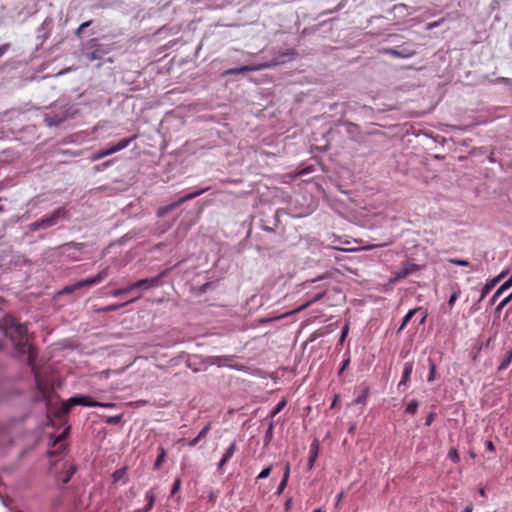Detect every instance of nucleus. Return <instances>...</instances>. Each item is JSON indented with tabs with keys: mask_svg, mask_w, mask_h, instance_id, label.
<instances>
[{
	"mask_svg": "<svg viewBox=\"0 0 512 512\" xmlns=\"http://www.w3.org/2000/svg\"><path fill=\"white\" fill-rule=\"evenodd\" d=\"M75 291H76V289H75L74 284H71V285L65 286L59 293L60 294H70V293H73Z\"/></svg>",
	"mask_w": 512,
	"mask_h": 512,
	"instance_id": "nucleus-43",
	"label": "nucleus"
},
{
	"mask_svg": "<svg viewBox=\"0 0 512 512\" xmlns=\"http://www.w3.org/2000/svg\"><path fill=\"white\" fill-rule=\"evenodd\" d=\"M122 420V414L110 416L106 419V423L116 425Z\"/></svg>",
	"mask_w": 512,
	"mask_h": 512,
	"instance_id": "nucleus-36",
	"label": "nucleus"
},
{
	"mask_svg": "<svg viewBox=\"0 0 512 512\" xmlns=\"http://www.w3.org/2000/svg\"><path fill=\"white\" fill-rule=\"evenodd\" d=\"M289 475H290V464L286 463L282 479L289 480Z\"/></svg>",
	"mask_w": 512,
	"mask_h": 512,
	"instance_id": "nucleus-47",
	"label": "nucleus"
},
{
	"mask_svg": "<svg viewBox=\"0 0 512 512\" xmlns=\"http://www.w3.org/2000/svg\"><path fill=\"white\" fill-rule=\"evenodd\" d=\"M5 335L9 337L15 347V349L21 354H29L28 362L35 377V385L38 391V397L42 400L46 398L47 384L42 380L39 373L35 370L32 364V358L34 356L33 348L29 343L28 329L25 324H21L14 317H8L5 319Z\"/></svg>",
	"mask_w": 512,
	"mask_h": 512,
	"instance_id": "nucleus-1",
	"label": "nucleus"
},
{
	"mask_svg": "<svg viewBox=\"0 0 512 512\" xmlns=\"http://www.w3.org/2000/svg\"><path fill=\"white\" fill-rule=\"evenodd\" d=\"M90 48L93 50L85 52V56L89 61L101 60L111 51L110 47L98 43L96 39L90 41Z\"/></svg>",
	"mask_w": 512,
	"mask_h": 512,
	"instance_id": "nucleus-7",
	"label": "nucleus"
},
{
	"mask_svg": "<svg viewBox=\"0 0 512 512\" xmlns=\"http://www.w3.org/2000/svg\"><path fill=\"white\" fill-rule=\"evenodd\" d=\"M61 468L62 471L57 473L55 475V478L58 482L66 484L70 481L71 477L76 472V467L73 464L69 463L68 461H64L61 464Z\"/></svg>",
	"mask_w": 512,
	"mask_h": 512,
	"instance_id": "nucleus-12",
	"label": "nucleus"
},
{
	"mask_svg": "<svg viewBox=\"0 0 512 512\" xmlns=\"http://www.w3.org/2000/svg\"><path fill=\"white\" fill-rule=\"evenodd\" d=\"M448 262L453 264V265H457V266H469V261L467 260H461V259H455V258H450L448 259Z\"/></svg>",
	"mask_w": 512,
	"mask_h": 512,
	"instance_id": "nucleus-38",
	"label": "nucleus"
},
{
	"mask_svg": "<svg viewBox=\"0 0 512 512\" xmlns=\"http://www.w3.org/2000/svg\"><path fill=\"white\" fill-rule=\"evenodd\" d=\"M126 474V468H120L112 474L113 482H119Z\"/></svg>",
	"mask_w": 512,
	"mask_h": 512,
	"instance_id": "nucleus-32",
	"label": "nucleus"
},
{
	"mask_svg": "<svg viewBox=\"0 0 512 512\" xmlns=\"http://www.w3.org/2000/svg\"><path fill=\"white\" fill-rule=\"evenodd\" d=\"M145 499L147 500V504L146 506L144 507L143 511L144 512H148L152 509L154 503H155V495L154 493L150 490L148 491L146 494H145Z\"/></svg>",
	"mask_w": 512,
	"mask_h": 512,
	"instance_id": "nucleus-25",
	"label": "nucleus"
},
{
	"mask_svg": "<svg viewBox=\"0 0 512 512\" xmlns=\"http://www.w3.org/2000/svg\"><path fill=\"white\" fill-rule=\"evenodd\" d=\"M479 494H480L482 497H484V496L486 495L485 489H484V488H481V489L479 490Z\"/></svg>",
	"mask_w": 512,
	"mask_h": 512,
	"instance_id": "nucleus-58",
	"label": "nucleus"
},
{
	"mask_svg": "<svg viewBox=\"0 0 512 512\" xmlns=\"http://www.w3.org/2000/svg\"><path fill=\"white\" fill-rule=\"evenodd\" d=\"M235 451H236V442H232L230 444V446L226 449L223 457L221 458V460L218 464L219 470H221L229 462V460L234 455Z\"/></svg>",
	"mask_w": 512,
	"mask_h": 512,
	"instance_id": "nucleus-15",
	"label": "nucleus"
},
{
	"mask_svg": "<svg viewBox=\"0 0 512 512\" xmlns=\"http://www.w3.org/2000/svg\"><path fill=\"white\" fill-rule=\"evenodd\" d=\"M348 334V325H345L341 332L340 342H343Z\"/></svg>",
	"mask_w": 512,
	"mask_h": 512,
	"instance_id": "nucleus-49",
	"label": "nucleus"
},
{
	"mask_svg": "<svg viewBox=\"0 0 512 512\" xmlns=\"http://www.w3.org/2000/svg\"><path fill=\"white\" fill-rule=\"evenodd\" d=\"M501 81L505 82V83H508L510 81V79L509 78H501Z\"/></svg>",
	"mask_w": 512,
	"mask_h": 512,
	"instance_id": "nucleus-59",
	"label": "nucleus"
},
{
	"mask_svg": "<svg viewBox=\"0 0 512 512\" xmlns=\"http://www.w3.org/2000/svg\"><path fill=\"white\" fill-rule=\"evenodd\" d=\"M76 405L84 407H96V405H99V402L93 400V398L88 395L73 396L63 403V412L68 413L71 410V408Z\"/></svg>",
	"mask_w": 512,
	"mask_h": 512,
	"instance_id": "nucleus-4",
	"label": "nucleus"
},
{
	"mask_svg": "<svg viewBox=\"0 0 512 512\" xmlns=\"http://www.w3.org/2000/svg\"><path fill=\"white\" fill-rule=\"evenodd\" d=\"M235 358V356L228 355V356H210L208 357L207 361L211 365H217L218 367H222L226 365L227 362L232 361Z\"/></svg>",
	"mask_w": 512,
	"mask_h": 512,
	"instance_id": "nucleus-18",
	"label": "nucleus"
},
{
	"mask_svg": "<svg viewBox=\"0 0 512 512\" xmlns=\"http://www.w3.org/2000/svg\"><path fill=\"white\" fill-rule=\"evenodd\" d=\"M419 407V402L417 400H411L406 406V413L415 415L417 413Z\"/></svg>",
	"mask_w": 512,
	"mask_h": 512,
	"instance_id": "nucleus-30",
	"label": "nucleus"
},
{
	"mask_svg": "<svg viewBox=\"0 0 512 512\" xmlns=\"http://www.w3.org/2000/svg\"><path fill=\"white\" fill-rule=\"evenodd\" d=\"M65 119H66L65 115H58V114L54 115V116L45 115L44 122L48 127H55V126L60 125L62 122H64Z\"/></svg>",
	"mask_w": 512,
	"mask_h": 512,
	"instance_id": "nucleus-19",
	"label": "nucleus"
},
{
	"mask_svg": "<svg viewBox=\"0 0 512 512\" xmlns=\"http://www.w3.org/2000/svg\"><path fill=\"white\" fill-rule=\"evenodd\" d=\"M181 488V479L180 478H176L174 480V483L172 485V489H171V495H175Z\"/></svg>",
	"mask_w": 512,
	"mask_h": 512,
	"instance_id": "nucleus-40",
	"label": "nucleus"
},
{
	"mask_svg": "<svg viewBox=\"0 0 512 512\" xmlns=\"http://www.w3.org/2000/svg\"><path fill=\"white\" fill-rule=\"evenodd\" d=\"M485 446H486V450H487L488 452L494 453V452H495V450H496V449H495V445L493 444V442H492V441H487V442L485 443Z\"/></svg>",
	"mask_w": 512,
	"mask_h": 512,
	"instance_id": "nucleus-46",
	"label": "nucleus"
},
{
	"mask_svg": "<svg viewBox=\"0 0 512 512\" xmlns=\"http://www.w3.org/2000/svg\"><path fill=\"white\" fill-rule=\"evenodd\" d=\"M512 287V273L511 276L507 281H505L494 293V295L491 298V303L494 304L496 299L500 297L506 290Z\"/></svg>",
	"mask_w": 512,
	"mask_h": 512,
	"instance_id": "nucleus-20",
	"label": "nucleus"
},
{
	"mask_svg": "<svg viewBox=\"0 0 512 512\" xmlns=\"http://www.w3.org/2000/svg\"><path fill=\"white\" fill-rule=\"evenodd\" d=\"M347 127H348V132H353L354 130L358 129V126L355 124H352V123H348Z\"/></svg>",
	"mask_w": 512,
	"mask_h": 512,
	"instance_id": "nucleus-54",
	"label": "nucleus"
},
{
	"mask_svg": "<svg viewBox=\"0 0 512 512\" xmlns=\"http://www.w3.org/2000/svg\"><path fill=\"white\" fill-rule=\"evenodd\" d=\"M419 269V266L417 264L413 263H406L394 272L392 279L390 282L396 283L404 278H406L408 275L412 274L413 272L417 271Z\"/></svg>",
	"mask_w": 512,
	"mask_h": 512,
	"instance_id": "nucleus-13",
	"label": "nucleus"
},
{
	"mask_svg": "<svg viewBox=\"0 0 512 512\" xmlns=\"http://www.w3.org/2000/svg\"><path fill=\"white\" fill-rule=\"evenodd\" d=\"M368 394H369V388H365L361 394L355 399L354 403L355 404H362V405H365L366 402H367V398H368Z\"/></svg>",
	"mask_w": 512,
	"mask_h": 512,
	"instance_id": "nucleus-31",
	"label": "nucleus"
},
{
	"mask_svg": "<svg viewBox=\"0 0 512 512\" xmlns=\"http://www.w3.org/2000/svg\"><path fill=\"white\" fill-rule=\"evenodd\" d=\"M419 311H421V308H414V309L409 310L408 313L403 318L402 323L398 329V332L402 331L407 326V324L410 322V320L414 317V315L416 313H418Z\"/></svg>",
	"mask_w": 512,
	"mask_h": 512,
	"instance_id": "nucleus-23",
	"label": "nucleus"
},
{
	"mask_svg": "<svg viewBox=\"0 0 512 512\" xmlns=\"http://www.w3.org/2000/svg\"><path fill=\"white\" fill-rule=\"evenodd\" d=\"M9 49V44L0 45V58L7 52Z\"/></svg>",
	"mask_w": 512,
	"mask_h": 512,
	"instance_id": "nucleus-51",
	"label": "nucleus"
},
{
	"mask_svg": "<svg viewBox=\"0 0 512 512\" xmlns=\"http://www.w3.org/2000/svg\"><path fill=\"white\" fill-rule=\"evenodd\" d=\"M67 217V210L64 207H60L54 210L50 215L29 224L28 229L31 232L38 231L40 229H48L52 226H55L60 220L66 219Z\"/></svg>",
	"mask_w": 512,
	"mask_h": 512,
	"instance_id": "nucleus-2",
	"label": "nucleus"
},
{
	"mask_svg": "<svg viewBox=\"0 0 512 512\" xmlns=\"http://www.w3.org/2000/svg\"><path fill=\"white\" fill-rule=\"evenodd\" d=\"M135 139H136V136L122 139L121 141H119L117 144L111 146L110 148L95 153L91 157V160L98 161V160H101L109 155H112V154L118 152V151H121V150L127 148L130 145V143Z\"/></svg>",
	"mask_w": 512,
	"mask_h": 512,
	"instance_id": "nucleus-6",
	"label": "nucleus"
},
{
	"mask_svg": "<svg viewBox=\"0 0 512 512\" xmlns=\"http://www.w3.org/2000/svg\"><path fill=\"white\" fill-rule=\"evenodd\" d=\"M96 407H102V408H114V407H115V404H114V403H103V402H99V405H96Z\"/></svg>",
	"mask_w": 512,
	"mask_h": 512,
	"instance_id": "nucleus-52",
	"label": "nucleus"
},
{
	"mask_svg": "<svg viewBox=\"0 0 512 512\" xmlns=\"http://www.w3.org/2000/svg\"><path fill=\"white\" fill-rule=\"evenodd\" d=\"M2 210V207L0 206V211Z\"/></svg>",
	"mask_w": 512,
	"mask_h": 512,
	"instance_id": "nucleus-62",
	"label": "nucleus"
},
{
	"mask_svg": "<svg viewBox=\"0 0 512 512\" xmlns=\"http://www.w3.org/2000/svg\"><path fill=\"white\" fill-rule=\"evenodd\" d=\"M129 292H131L130 286H127V287H125V288L116 289V290L112 291V292H111V295H112L113 297H120V296H122V295H124V294H127V293H129Z\"/></svg>",
	"mask_w": 512,
	"mask_h": 512,
	"instance_id": "nucleus-35",
	"label": "nucleus"
},
{
	"mask_svg": "<svg viewBox=\"0 0 512 512\" xmlns=\"http://www.w3.org/2000/svg\"><path fill=\"white\" fill-rule=\"evenodd\" d=\"M350 364V353L349 352H346L344 354V360L342 362V365L340 367V370L338 372V375L341 376L342 373L344 372V370L348 367V365Z\"/></svg>",
	"mask_w": 512,
	"mask_h": 512,
	"instance_id": "nucleus-33",
	"label": "nucleus"
},
{
	"mask_svg": "<svg viewBox=\"0 0 512 512\" xmlns=\"http://www.w3.org/2000/svg\"><path fill=\"white\" fill-rule=\"evenodd\" d=\"M420 315L416 318V321L418 322V325H423L426 322L428 313L427 311H420Z\"/></svg>",
	"mask_w": 512,
	"mask_h": 512,
	"instance_id": "nucleus-42",
	"label": "nucleus"
},
{
	"mask_svg": "<svg viewBox=\"0 0 512 512\" xmlns=\"http://www.w3.org/2000/svg\"><path fill=\"white\" fill-rule=\"evenodd\" d=\"M108 275H109V268L105 267L94 277H90V278H87V279H84V280L74 283L75 289L77 291L82 288H89L94 285H97V284L101 283L103 280H105L108 277Z\"/></svg>",
	"mask_w": 512,
	"mask_h": 512,
	"instance_id": "nucleus-9",
	"label": "nucleus"
},
{
	"mask_svg": "<svg viewBox=\"0 0 512 512\" xmlns=\"http://www.w3.org/2000/svg\"><path fill=\"white\" fill-rule=\"evenodd\" d=\"M319 454V442L317 439H314V441L310 445L309 450V458L307 463L308 470H312L315 464V461Z\"/></svg>",
	"mask_w": 512,
	"mask_h": 512,
	"instance_id": "nucleus-14",
	"label": "nucleus"
},
{
	"mask_svg": "<svg viewBox=\"0 0 512 512\" xmlns=\"http://www.w3.org/2000/svg\"><path fill=\"white\" fill-rule=\"evenodd\" d=\"M287 483H288V480H286V479L281 480V482L277 488V492H276L278 495L282 494V492L284 491V489L287 486Z\"/></svg>",
	"mask_w": 512,
	"mask_h": 512,
	"instance_id": "nucleus-45",
	"label": "nucleus"
},
{
	"mask_svg": "<svg viewBox=\"0 0 512 512\" xmlns=\"http://www.w3.org/2000/svg\"><path fill=\"white\" fill-rule=\"evenodd\" d=\"M457 298H458V293H457V292L453 293V294L450 296L449 300H448V304H449L450 306H452V305L455 303V301L457 300Z\"/></svg>",
	"mask_w": 512,
	"mask_h": 512,
	"instance_id": "nucleus-50",
	"label": "nucleus"
},
{
	"mask_svg": "<svg viewBox=\"0 0 512 512\" xmlns=\"http://www.w3.org/2000/svg\"><path fill=\"white\" fill-rule=\"evenodd\" d=\"M449 458L454 462V463H458L459 460H460V457L457 453V451L455 449H452L450 452H449Z\"/></svg>",
	"mask_w": 512,
	"mask_h": 512,
	"instance_id": "nucleus-44",
	"label": "nucleus"
},
{
	"mask_svg": "<svg viewBox=\"0 0 512 512\" xmlns=\"http://www.w3.org/2000/svg\"><path fill=\"white\" fill-rule=\"evenodd\" d=\"M211 430V423H207L202 429L201 431L198 433V435H196L195 438L189 440L187 442V445L189 447H195L203 438L206 437V435L209 433V431Z\"/></svg>",
	"mask_w": 512,
	"mask_h": 512,
	"instance_id": "nucleus-16",
	"label": "nucleus"
},
{
	"mask_svg": "<svg viewBox=\"0 0 512 512\" xmlns=\"http://www.w3.org/2000/svg\"><path fill=\"white\" fill-rule=\"evenodd\" d=\"M276 64H277L276 62L259 63V64H254V65H245V66H241V67L231 68V69H227V70L223 71L221 73V76L224 77V76H228V75H235V74H240V73H245V72L260 71V70L269 68L271 66H274Z\"/></svg>",
	"mask_w": 512,
	"mask_h": 512,
	"instance_id": "nucleus-8",
	"label": "nucleus"
},
{
	"mask_svg": "<svg viewBox=\"0 0 512 512\" xmlns=\"http://www.w3.org/2000/svg\"><path fill=\"white\" fill-rule=\"evenodd\" d=\"M473 511V506L472 504L470 505H467L465 508H464V511L463 512H472Z\"/></svg>",
	"mask_w": 512,
	"mask_h": 512,
	"instance_id": "nucleus-57",
	"label": "nucleus"
},
{
	"mask_svg": "<svg viewBox=\"0 0 512 512\" xmlns=\"http://www.w3.org/2000/svg\"><path fill=\"white\" fill-rule=\"evenodd\" d=\"M285 406H286L285 400H281L280 402H278L277 405L271 411V416L272 417L276 416L278 413H280L284 409Z\"/></svg>",
	"mask_w": 512,
	"mask_h": 512,
	"instance_id": "nucleus-34",
	"label": "nucleus"
},
{
	"mask_svg": "<svg viewBox=\"0 0 512 512\" xmlns=\"http://www.w3.org/2000/svg\"><path fill=\"white\" fill-rule=\"evenodd\" d=\"M412 372H413V363L406 362L403 367L401 380L398 383V388L407 384V382L409 381V379L411 377Z\"/></svg>",
	"mask_w": 512,
	"mask_h": 512,
	"instance_id": "nucleus-17",
	"label": "nucleus"
},
{
	"mask_svg": "<svg viewBox=\"0 0 512 512\" xmlns=\"http://www.w3.org/2000/svg\"><path fill=\"white\" fill-rule=\"evenodd\" d=\"M433 418H434V415H433L432 413H431V414H429V415H428V417L426 418V422H425V424H426L427 426H429V425L432 423Z\"/></svg>",
	"mask_w": 512,
	"mask_h": 512,
	"instance_id": "nucleus-55",
	"label": "nucleus"
},
{
	"mask_svg": "<svg viewBox=\"0 0 512 512\" xmlns=\"http://www.w3.org/2000/svg\"><path fill=\"white\" fill-rule=\"evenodd\" d=\"M512 300V292L506 296L497 306V310L501 311L504 307L508 305V303Z\"/></svg>",
	"mask_w": 512,
	"mask_h": 512,
	"instance_id": "nucleus-39",
	"label": "nucleus"
},
{
	"mask_svg": "<svg viewBox=\"0 0 512 512\" xmlns=\"http://www.w3.org/2000/svg\"><path fill=\"white\" fill-rule=\"evenodd\" d=\"M208 190V188H204V189H200V190H197L193 193H189L181 198H179L177 201L173 202V203H170L166 206H163V207H160L158 208L157 210V216L158 217H164L166 214H168L170 211L176 209L177 207H179L181 204L187 202V201H190L200 195H202L204 192H206Z\"/></svg>",
	"mask_w": 512,
	"mask_h": 512,
	"instance_id": "nucleus-3",
	"label": "nucleus"
},
{
	"mask_svg": "<svg viewBox=\"0 0 512 512\" xmlns=\"http://www.w3.org/2000/svg\"><path fill=\"white\" fill-rule=\"evenodd\" d=\"M273 432H274V423L273 421L269 422V426L265 432L264 435V444L265 446L269 445L273 438Z\"/></svg>",
	"mask_w": 512,
	"mask_h": 512,
	"instance_id": "nucleus-26",
	"label": "nucleus"
},
{
	"mask_svg": "<svg viewBox=\"0 0 512 512\" xmlns=\"http://www.w3.org/2000/svg\"><path fill=\"white\" fill-rule=\"evenodd\" d=\"M166 272L167 271L165 270V271L159 273L158 275H156L154 277L144 278V279H141L139 281L131 283L129 285L130 289H131V292L134 291V290H137V289L146 291V290H149L151 288L158 287L160 285L161 279L166 275Z\"/></svg>",
	"mask_w": 512,
	"mask_h": 512,
	"instance_id": "nucleus-5",
	"label": "nucleus"
},
{
	"mask_svg": "<svg viewBox=\"0 0 512 512\" xmlns=\"http://www.w3.org/2000/svg\"><path fill=\"white\" fill-rule=\"evenodd\" d=\"M159 454L154 462V465H153V469L154 470H159L162 466V464L165 462L166 460V457H167V452L165 450V448L163 447H159Z\"/></svg>",
	"mask_w": 512,
	"mask_h": 512,
	"instance_id": "nucleus-22",
	"label": "nucleus"
},
{
	"mask_svg": "<svg viewBox=\"0 0 512 512\" xmlns=\"http://www.w3.org/2000/svg\"><path fill=\"white\" fill-rule=\"evenodd\" d=\"M444 20H439V21H435V22H431L428 24V29L431 30V29H434L436 27H439L441 25V23L443 22Z\"/></svg>",
	"mask_w": 512,
	"mask_h": 512,
	"instance_id": "nucleus-48",
	"label": "nucleus"
},
{
	"mask_svg": "<svg viewBox=\"0 0 512 512\" xmlns=\"http://www.w3.org/2000/svg\"><path fill=\"white\" fill-rule=\"evenodd\" d=\"M140 298V296L136 297V298H133L125 303H120V304H111V305H108V306H105L103 308H101V312H104V313H109V312H114V311H117L123 307H125L126 305L128 304H131V303H134L135 301H137L138 299Z\"/></svg>",
	"mask_w": 512,
	"mask_h": 512,
	"instance_id": "nucleus-21",
	"label": "nucleus"
},
{
	"mask_svg": "<svg viewBox=\"0 0 512 512\" xmlns=\"http://www.w3.org/2000/svg\"><path fill=\"white\" fill-rule=\"evenodd\" d=\"M508 270H503L498 276L495 277V279H498V282L503 279L507 274H508Z\"/></svg>",
	"mask_w": 512,
	"mask_h": 512,
	"instance_id": "nucleus-53",
	"label": "nucleus"
},
{
	"mask_svg": "<svg viewBox=\"0 0 512 512\" xmlns=\"http://www.w3.org/2000/svg\"><path fill=\"white\" fill-rule=\"evenodd\" d=\"M313 512H321V509H316Z\"/></svg>",
	"mask_w": 512,
	"mask_h": 512,
	"instance_id": "nucleus-61",
	"label": "nucleus"
},
{
	"mask_svg": "<svg viewBox=\"0 0 512 512\" xmlns=\"http://www.w3.org/2000/svg\"><path fill=\"white\" fill-rule=\"evenodd\" d=\"M272 471V467L269 466V467H266L264 468L257 476V480H263V479H266L270 473Z\"/></svg>",
	"mask_w": 512,
	"mask_h": 512,
	"instance_id": "nucleus-37",
	"label": "nucleus"
},
{
	"mask_svg": "<svg viewBox=\"0 0 512 512\" xmlns=\"http://www.w3.org/2000/svg\"><path fill=\"white\" fill-rule=\"evenodd\" d=\"M341 498H342V493H340V494L338 495V501H340V500H341Z\"/></svg>",
	"mask_w": 512,
	"mask_h": 512,
	"instance_id": "nucleus-60",
	"label": "nucleus"
},
{
	"mask_svg": "<svg viewBox=\"0 0 512 512\" xmlns=\"http://www.w3.org/2000/svg\"><path fill=\"white\" fill-rule=\"evenodd\" d=\"M69 429H70V427L67 426L61 434H59L58 436H56L54 438H51L52 445L56 446L58 443L64 441L68 436Z\"/></svg>",
	"mask_w": 512,
	"mask_h": 512,
	"instance_id": "nucleus-28",
	"label": "nucleus"
},
{
	"mask_svg": "<svg viewBox=\"0 0 512 512\" xmlns=\"http://www.w3.org/2000/svg\"><path fill=\"white\" fill-rule=\"evenodd\" d=\"M384 54L395 58L408 59L416 54V51L409 45L396 46L394 48H386Z\"/></svg>",
	"mask_w": 512,
	"mask_h": 512,
	"instance_id": "nucleus-10",
	"label": "nucleus"
},
{
	"mask_svg": "<svg viewBox=\"0 0 512 512\" xmlns=\"http://www.w3.org/2000/svg\"><path fill=\"white\" fill-rule=\"evenodd\" d=\"M53 18L48 16L44 19L42 24L36 30V39L39 41V45H43L44 42L50 37L53 29Z\"/></svg>",
	"mask_w": 512,
	"mask_h": 512,
	"instance_id": "nucleus-11",
	"label": "nucleus"
},
{
	"mask_svg": "<svg viewBox=\"0 0 512 512\" xmlns=\"http://www.w3.org/2000/svg\"><path fill=\"white\" fill-rule=\"evenodd\" d=\"M498 283V279H492L490 282L486 283L481 291V299H483L491 289Z\"/></svg>",
	"mask_w": 512,
	"mask_h": 512,
	"instance_id": "nucleus-27",
	"label": "nucleus"
},
{
	"mask_svg": "<svg viewBox=\"0 0 512 512\" xmlns=\"http://www.w3.org/2000/svg\"><path fill=\"white\" fill-rule=\"evenodd\" d=\"M429 362V374L427 377L428 382H433L435 380L436 376V364L432 359H428Z\"/></svg>",
	"mask_w": 512,
	"mask_h": 512,
	"instance_id": "nucleus-29",
	"label": "nucleus"
},
{
	"mask_svg": "<svg viewBox=\"0 0 512 512\" xmlns=\"http://www.w3.org/2000/svg\"><path fill=\"white\" fill-rule=\"evenodd\" d=\"M512 362V348L507 352L498 366V371L506 370Z\"/></svg>",
	"mask_w": 512,
	"mask_h": 512,
	"instance_id": "nucleus-24",
	"label": "nucleus"
},
{
	"mask_svg": "<svg viewBox=\"0 0 512 512\" xmlns=\"http://www.w3.org/2000/svg\"><path fill=\"white\" fill-rule=\"evenodd\" d=\"M382 246H383V245H368V246H366V247L364 248V250H368V251H370V250H373V249H375V248H377V247H382Z\"/></svg>",
	"mask_w": 512,
	"mask_h": 512,
	"instance_id": "nucleus-56",
	"label": "nucleus"
},
{
	"mask_svg": "<svg viewBox=\"0 0 512 512\" xmlns=\"http://www.w3.org/2000/svg\"><path fill=\"white\" fill-rule=\"evenodd\" d=\"M92 21L89 20V21H86L84 23H82L75 31V35L80 37L81 36V33L82 31H84L85 28L89 27L91 25Z\"/></svg>",
	"mask_w": 512,
	"mask_h": 512,
	"instance_id": "nucleus-41",
	"label": "nucleus"
}]
</instances>
